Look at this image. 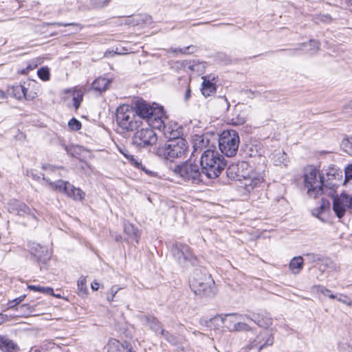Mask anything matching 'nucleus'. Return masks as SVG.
I'll return each mask as SVG.
<instances>
[{
    "label": "nucleus",
    "mask_w": 352,
    "mask_h": 352,
    "mask_svg": "<svg viewBox=\"0 0 352 352\" xmlns=\"http://www.w3.org/2000/svg\"><path fill=\"white\" fill-rule=\"evenodd\" d=\"M226 173L231 179L243 182L245 190L249 192L263 182V176L253 172L249 164L243 161L230 164Z\"/></svg>",
    "instance_id": "obj_1"
},
{
    "label": "nucleus",
    "mask_w": 352,
    "mask_h": 352,
    "mask_svg": "<svg viewBox=\"0 0 352 352\" xmlns=\"http://www.w3.org/2000/svg\"><path fill=\"white\" fill-rule=\"evenodd\" d=\"M191 290L197 296L213 297L217 292L215 283L211 275L205 270L195 269L189 279Z\"/></svg>",
    "instance_id": "obj_2"
},
{
    "label": "nucleus",
    "mask_w": 352,
    "mask_h": 352,
    "mask_svg": "<svg viewBox=\"0 0 352 352\" xmlns=\"http://www.w3.org/2000/svg\"><path fill=\"white\" fill-rule=\"evenodd\" d=\"M200 165L206 178L215 179L224 170L226 164L218 151L208 148L202 153Z\"/></svg>",
    "instance_id": "obj_3"
},
{
    "label": "nucleus",
    "mask_w": 352,
    "mask_h": 352,
    "mask_svg": "<svg viewBox=\"0 0 352 352\" xmlns=\"http://www.w3.org/2000/svg\"><path fill=\"white\" fill-rule=\"evenodd\" d=\"M116 122L120 127L126 131H133L142 124L141 118L135 109L126 104L117 109Z\"/></svg>",
    "instance_id": "obj_4"
},
{
    "label": "nucleus",
    "mask_w": 352,
    "mask_h": 352,
    "mask_svg": "<svg viewBox=\"0 0 352 352\" xmlns=\"http://www.w3.org/2000/svg\"><path fill=\"white\" fill-rule=\"evenodd\" d=\"M173 171L184 182L195 184L204 182L205 175L198 164L187 161L176 166Z\"/></svg>",
    "instance_id": "obj_5"
},
{
    "label": "nucleus",
    "mask_w": 352,
    "mask_h": 352,
    "mask_svg": "<svg viewBox=\"0 0 352 352\" xmlns=\"http://www.w3.org/2000/svg\"><path fill=\"white\" fill-rule=\"evenodd\" d=\"M323 175L313 166L306 169L304 175V186L309 197L317 198L323 193Z\"/></svg>",
    "instance_id": "obj_6"
},
{
    "label": "nucleus",
    "mask_w": 352,
    "mask_h": 352,
    "mask_svg": "<svg viewBox=\"0 0 352 352\" xmlns=\"http://www.w3.org/2000/svg\"><path fill=\"white\" fill-rule=\"evenodd\" d=\"M186 151L187 146L185 140H167L164 144L155 148V154L161 158L172 160L181 157Z\"/></svg>",
    "instance_id": "obj_7"
},
{
    "label": "nucleus",
    "mask_w": 352,
    "mask_h": 352,
    "mask_svg": "<svg viewBox=\"0 0 352 352\" xmlns=\"http://www.w3.org/2000/svg\"><path fill=\"white\" fill-rule=\"evenodd\" d=\"M240 139L234 130L223 131L219 139V147L223 154L227 157L234 156L239 148Z\"/></svg>",
    "instance_id": "obj_8"
},
{
    "label": "nucleus",
    "mask_w": 352,
    "mask_h": 352,
    "mask_svg": "<svg viewBox=\"0 0 352 352\" xmlns=\"http://www.w3.org/2000/svg\"><path fill=\"white\" fill-rule=\"evenodd\" d=\"M42 179L45 181L49 188L65 192L69 197L76 201H82L85 196V193L79 188H76L68 182L58 180L52 182L50 179L46 178L43 175Z\"/></svg>",
    "instance_id": "obj_9"
},
{
    "label": "nucleus",
    "mask_w": 352,
    "mask_h": 352,
    "mask_svg": "<svg viewBox=\"0 0 352 352\" xmlns=\"http://www.w3.org/2000/svg\"><path fill=\"white\" fill-rule=\"evenodd\" d=\"M172 252L178 263L184 267L196 264L197 258L192 252L190 248L185 244L175 243L172 248Z\"/></svg>",
    "instance_id": "obj_10"
},
{
    "label": "nucleus",
    "mask_w": 352,
    "mask_h": 352,
    "mask_svg": "<svg viewBox=\"0 0 352 352\" xmlns=\"http://www.w3.org/2000/svg\"><path fill=\"white\" fill-rule=\"evenodd\" d=\"M157 136L151 126L138 130L133 138V144L139 147L152 146L157 142Z\"/></svg>",
    "instance_id": "obj_11"
},
{
    "label": "nucleus",
    "mask_w": 352,
    "mask_h": 352,
    "mask_svg": "<svg viewBox=\"0 0 352 352\" xmlns=\"http://www.w3.org/2000/svg\"><path fill=\"white\" fill-rule=\"evenodd\" d=\"M333 210L341 219L346 212L352 210V195L341 194L333 197Z\"/></svg>",
    "instance_id": "obj_12"
},
{
    "label": "nucleus",
    "mask_w": 352,
    "mask_h": 352,
    "mask_svg": "<svg viewBox=\"0 0 352 352\" xmlns=\"http://www.w3.org/2000/svg\"><path fill=\"white\" fill-rule=\"evenodd\" d=\"M8 210L10 213L16 214L19 216H32L33 218L35 215L32 212V210L24 203L17 200L11 199L8 203Z\"/></svg>",
    "instance_id": "obj_13"
},
{
    "label": "nucleus",
    "mask_w": 352,
    "mask_h": 352,
    "mask_svg": "<svg viewBox=\"0 0 352 352\" xmlns=\"http://www.w3.org/2000/svg\"><path fill=\"white\" fill-rule=\"evenodd\" d=\"M274 343V336L270 331H264L261 332L254 340L251 343L250 349H258L260 351L263 348L267 346H272Z\"/></svg>",
    "instance_id": "obj_14"
},
{
    "label": "nucleus",
    "mask_w": 352,
    "mask_h": 352,
    "mask_svg": "<svg viewBox=\"0 0 352 352\" xmlns=\"http://www.w3.org/2000/svg\"><path fill=\"white\" fill-rule=\"evenodd\" d=\"M158 108L152 107L144 100H138L135 104V110L137 114L142 119H146L147 121L155 116Z\"/></svg>",
    "instance_id": "obj_15"
},
{
    "label": "nucleus",
    "mask_w": 352,
    "mask_h": 352,
    "mask_svg": "<svg viewBox=\"0 0 352 352\" xmlns=\"http://www.w3.org/2000/svg\"><path fill=\"white\" fill-rule=\"evenodd\" d=\"M107 352H136L131 344L126 341L120 342L117 340L111 341L108 344Z\"/></svg>",
    "instance_id": "obj_16"
},
{
    "label": "nucleus",
    "mask_w": 352,
    "mask_h": 352,
    "mask_svg": "<svg viewBox=\"0 0 352 352\" xmlns=\"http://www.w3.org/2000/svg\"><path fill=\"white\" fill-rule=\"evenodd\" d=\"M252 322L263 328H267L272 324V318L267 312L252 313Z\"/></svg>",
    "instance_id": "obj_17"
},
{
    "label": "nucleus",
    "mask_w": 352,
    "mask_h": 352,
    "mask_svg": "<svg viewBox=\"0 0 352 352\" xmlns=\"http://www.w3.org/2000/svg\"><path fill=\"white\" fill-rule=\"evenodd\" d=\"M164 111L162 107L157 109V111L152 118H150L147 122L148 126L156 128L160 131H162L166 126L163 120Z\"/></svg>",
    "instance_id": "obj_18"
},
{
    "label": "nucleus",
    "mask_w": 352,
    "mask_h": 352,
    "mask_svg": "<svg viewBox=\"0 0 352 352\" xmlns=\"http://www.w3.org/2000/svg\"><path fill=\"white\" fill-rule=\"evenodd\" d=\"M202 87H201V93L202 94L207 97L210 96L212 94H214L217 90V86L215 82H213L212 80H214V78L210 79V76H205L202 77Z\"/></svg>",
    "instance_id": "obj_19"
},
{
    "label": "nucleus",
    "mask_w": 352,
    "mask_h": 352,
    "mask_svg": "<svg viewBox=\"0 0 352 352\" xmlns=\"http://www.w3.org/2000/svg\"><path fill=\"white\" fill-rule=\"evenodd\" d=\"M221 320L224 326L230 331L232 332L234 326L236 323L237 320L242 319L243 316H241L240 314L232 313L221 315Z\"/></svg>",
    "instance_id": "obj_20"
},
{
    "label": "nucleus",
    "mask_w": 352,
    "mask_h": 352,
    "mask_svg": "<svg viewBox=\"0 0 352 352\" xmlns=\"http://www.w3.org/2000/svg\"><path fill=\"white\" fill-rule=\"evenodd\" d=\"M124 232L128 236L129 239L139 243L141 236L140 231L131 223L126 222L124 224Z\"/></svg>",
    "instance_id": "obj_21"
},
{
    "label": "nucleus",
    "mask_w": 352,
    "mask_h": 352,
    "mask_svg": "<svg viewBox=\"0 0 352 352\" xmlns=\"http://www.w3.org/2000/svg\"><path fill=\"white\" fill-rule=\"evenodd\" d=\"M0 349L4 352H16L19 349L17 344L5 336H0Z\"/></svg>",
    "instance_id": "obj_22"
},
{
    "label": "nucleus",
    "mask_w": 352,
    "mask_h": 352,
    "mask_svg": "<svg viewBox=\"0 0 352 352\" xmlns=\"http://www.w3.org/2000/svg\"><path fill=\"white\" fill-rule=\"evenodd\" d=\"M14 96L17 99L25 98L28 100H32L35 98L36 93L28 94V89L21 85L13 87Z\"/></svg>",
    "instance_id": "obj_23"
},
{
    "label": "nucleus",
    "mask_w": 352,
    "mask_h": 352,
    "mask_svg": "<svg viewBox=\"0 0 352 352\" xmlns=\"http://www.w3.org/2000/svg\"><path fill=\"white\" fill-rule=\"evenodd\" d=\"M142 320L144 324L148 325L156 334L160 335L161 331H164L160 322L155 317L144 316Z\"/></svg>",
    "instance_id": "obj_24"
},
{
    "label": "nucleus",
    "mask_w": 352,
    "mask_h": 352,
    "mask_svg": "<svg viewBox=\"0 0 352 352\" xmlns=\"http://www.w3.org/2000/svg\"><path fill=\"white\" fill-rule=\"evenodd\" d=\"M110 81L104 78H98L92 83V88L98 91L102 92L105 91Z\"/></svg>",
    "instance_id": "obj_25"
},
{
    "label": "nucleus",
    "mask_w": 352,
    "mask_h": 352,
    "mask_svg": "<svg viewBox=\"0 0 352 352\" xmlns=\"http://www.w3.org/2000/svg\"><path fill=\"white\" fill-rule=\"evenodd\" d=\"M303 267V258L302 256L293 258L289 263V268L294 274H298Z\"/></svg>",
    "instance_id": "obj_26"
},
{
    "label": "nucleus",
    "mask_w": 352,
    "mask_h": 352,
    "mask_svg": "<svg viewBox=\"0 0 352 352\" xmlns=\"http://www.w3.org/2000/svg\"><path fill=\"white\" fill-rule=\"evenodd\" d=\"M247 119V113L245 111H241L238 112L236 110L235 114L233 115L232 118L230 120V123L233 125H241L243 124Z\"/></svg>",
    "instance_id": "obj_27"
},
{
    "label": "nucleus",
    "mask_w": 352,
    "mask_h": 352,
    "mask_svg": "<svg viewBox=\"0 0 352 352\" xmlns=\"http://www.w3.org/2000/svg\"><path fill=\"white\" fill-rule=\"evenodd\" d=\"M251 330L252 328L248 323H246L242 319H239L235 325L234 326L232 332L249 331Z\"/></svg>",
    "instance_id": "obj_28"
},
{
    "label": "nucleus",
    "mask_w": 352,
    "mask_h": 352,
    "mask_svg": "<svg viewBox=\"0 0 352 352\" xmlns=\"http://www.w3.org/2000/svg\"><path fill=\"white\" fill-rule=\"evenodd\" d=\"M209 140L205 138L204 136H199L195 140L194 148L195 151H202L203 148L206 147V144H208Z\"/></svg>",
    "instance_id": "obj_29"
},
{
    "label": "nucleus",
    "mask_w": 352,
    "mask_h": 352,
    "mask_svg": "<svg viewBox=\"0 0 352 352\" xmlns=\"http://www.w3.org/2000/svg\"><path fill=\"white\" fill-rule=\"evenodd\" d=\"M28 288L32 291L34 292H38L40 293L49 294V295H54V289L52 287H42L40 285H28Z\"/></svg>",
    "instance_id": "obj_30"
},
{
    "label": "nucleus",
    "mask_w": 352,
    "mask_h": 352,
    "mask_svg": "<svg viewBox=\"0 0 352 352\" xmlns=\"http://www.w3.org/2000/svg\"><path fill=\"white\" fill-rule=\"evenodd\" d=\"M274 163L276 165H283L284 166H287L288 160L287 155L285 152H280L276 155Z\"/></svg>",
    "instance_id": "obj_31"
},
{
    "label": "nucleus",
    "mask_w": 352,
    "mask_h": 352,
    "mask_svg": "<svg viewBox=\"0 0 352 352\" xmlns=\"http://www.w3.org/2000/svg\"><path fill=\"white\" fill-rule=\"evenodd\" d=\"M250 157L261 156L263 153V148L258 144L252 145L250 148Z\"/></svg>",
    "instance_id": "obj_32"
},
{
    "label": "nucleus",
    "mask_w": 352,
    "mask_h": 352,
    "mask_svg": "<svg viewBox=\"0 0 352 352\" xmlns=\"http://www.w3.org/2000/svg\"><path fill=\"white\" fill-rule=\"evenodd\" d=\"M182 65L184 67L188 68L191 71H194V72L199 71L200 64L198 62H197L195 60H189V61L186 60L183 63Z\"/></svg>",
    "instance_id": "obj_33"
},
{
    "label": "nucleus",
    "mask_w": 352,
    "mask_h": 352,
    "mask_svg": "<svg viewBox=\"0 0 352 352\" xmlns=\"http://www.w3.org/2000/svg\"><path fill=\"white\" fill-rule=\"evenodd\" d=\"M39 249H40L41 253H43L44 252H46V253H47V254L45 255V256L43 258L42 257V254L40 253V252L38 250H37V249H35V250L34 252L32 251V253L34 254V255L36 257H37V258L40 261H44L46 259H48L50 258V255L47 252V249L45 248H43L41 246H39Z\"/></svg>",
    "instance_id": "obj_34"
},
{
    "label": "nucleus",
    "mask_w": 352,
    "mask_h": 352,
    "mask_svg": "<svg viewBox=\"0 0 352 352\" xmlns=\"http://www.w3.org/2000/svg\"><path fill=\"white\" fill-rule=\"evenodd\" d=\"M314 288L317 292L328 296L331 299H335L336 298L335 295L330 294L331 291L322 285H316Z\"/></svg>",
    "instance_id": "obj_35"
},
{
    "label": "nucleus",
    "mask_w": 352,
    "mask_h": 352,
    "mask_svg": "<svg viewBox=\"0 0 352 352\" xmlns=\"http://www.w3.org/2000/svg\"><path fill=\"white\" fill-rule=\"evenodd\" d=\"M38 77L43 80H48L50 79V72L47 67H41L37 71Z\"/></svg>",
    "instance_id": "obj_36"
},
{
    "label": "nucleus",
    "mask_w": 352,
    "mask_h": 352,
    "mask_svg": "<svg viewBox=\"0 0 352 352\" xmlns=\"http://www.w3.org/2000/svg\"><path fill=\"white\" fill-rule=\"evenodd\" d=\"M196 50V47L194 45H189L184 48H178V49H174L172 51L173 52H179L181 54H192Z\"/></svg>",
    "instance_id": "obj_37"
},
{
    "label": "nucleus",
    "mask_w": 352,
    "mask_h": 352,
    "mask_svg": "<svg viewBox=\"0 0 352 352\" xmlns=\"http://www.w3.org/2000/svg\"><path fill=\"white\" fill-rule=\"evenodd\" d=\"M69 127L74 131H78L81 128V122L73 118L68 122Z\"/></svg>",
    "instance_id": "obj_38"
},
{
    "label": "nucleus",
    "mask_w": 352,
    "mask_h": 352,
    "mask_svg": "<svg viewBox=\"0 0 352 352\" xmlns=\"http://www.w3.org/2000/svg\"><path fill=\"white\" fill-rule=\"evenodd\" d=\"M218 103L221 106L224 111H228L230 104L226 96H219L218 98Z\"/></svg>",
    "instance_id": "obj_39"
},
{
    "label": "nucleus",
    "mask_w": 352,
    "mask_h": 352,
    "mask_svg": "<svg viewBox=\"0 0 352 352\" xmlns=\"http://www.w3.org/2000/svg\"><path fill=\"white\" fill-rule=\"evenodd\" d=\"M160 335L162 336L170 343L173 344H176V338L174 336L171 335L168 331L164 329V331H161Z\"/></svg>",
    "instance_id": "obj_40"
},
{
    "label": "nucleus",
    "mask_w": 352,
    "mask_h": 352,
    "mask_svg": "<svg viewBox=\"0 0 352 352\" xmlns=\"http://www.w3.org/2000/svg\"><path fill=\"white\" fill-rule=\"evenodd\" d=\"M316 22L319 23H329L332 21V18L329 14H320L317 16L315 18Z\"/></svg>",
    "instance_id": "obj_41"
},
{
    "label": "nucleus",
    "mask_w": 352,
    "mask_h": 352,
    "mask_svg": "<svg viewBox=\"0 0 352 352\" xmlns=\"http://www.w3.org/2000/svg\"><path fill=\"white\" fill-rule=\"evenodd\" d=\"M42 168L45 170H49L52 172H54V175H56V172L59 171L60 170H63V167H56V166H52L50 164H44L42 166ZM62 175L58 172L57 173V177H61Z\"/></svg>",
    "instance_id": "obj_42"
},
{
    "label": "nucleus",
    "mask_w": 352,
    "mask_h": 352,
    "mask_svg": "<svg viewBox=\"0 0 352 352\" xmlns=\"http://www.w3.org/2000/svg\"><path fill=\"white\" fill-rule=\"evenodd\" d=\"M342 146L347 153L352 154V138L344 140Z\"/></svg>",
    "instance_id": "obj_43"
},
{
    "label": "nucleus",
    "mask_w": 352,
    "mask_h": 352,
    "mask_svg": "<svg viewBox=\"0 0 352 352\" xmlns=\"http://www.w3.org/2000/svg\"><path fill=\"white\" fill-rule=\"evenodd\" d=\"M78 289L80 292L85 293L87 290L86 286V278L84 276H81L77 283Z\"/></svg>",
    "instance_id": "obj_44"
},
{
    "label": "nucleus",
    "mask_w": 352,
    "mask_h": 352,
    "mask_svg": "<svg viewBox=\"0 0 352 352\" xmlns=\"http://www.w3.org/2000/svg\"><path fill=\"white\" fill-rule=\"evenodd\" d=\"M120 289V288L117 287L116 285H113L111 287L109 293L107 296V300L109 302L113 301L114 297Z\"/></svg>",
    "instance_id": "obj_45"
},
{
    "label": "nucleus",
    "mask_w": 352,
    "mask_h": 352,
    "mask_svg": "<svg viewBox=\"0 0 352 352\" xmlns=\"http://www.w3.org/2000/svg\"><path fill=\"white\" fill-rule=\"evenodd\" d=\"M24 298H25V296H19V297L14 299L13 300L10 301L8 303V308L9 309L14 308L17 305H19L21 302H22Z\"/></svg>",
    "instance_id": "obj_46"
},
{
    "label": "nucleus",
    "mask_w": 352,
    "mask_h": 352,
    "mask_svg": "<svg viewBox=\"0 0 352 352\" xmlns=\"http://www.w3.org/2000/svg\"><path fill=\"white\" fill-rule=\"evenodd\" d=\"M180 131L177 129H172L171 134L168 135V140H184L180 137Z\"/></svg>",
    "instance_id": "obj_47"
},
{
    "label": "nucleus",
    "mask_w": 352,
    "mask_h": 352,
    "mask_svg": "<svg viewBox=\"0 0 352 352\" xmlns=\"http://www.w3.org/2000/svg\"><path fill=\"white\" fill-rule=\"evenodd\" d=\"M322 188L323 190L324 188H329L331 191L335 192L337 188V185L335 184H333L331 182H327V183L324 182V177L323 176V184H322Z\"/></svg>",
    "instance_id": "obj_48"
},
{
    "label": "nucleus",
    "mask_w": 352,
    "mask_h": 352,
    "mask_svg": "<svg viewBox=\"0 0 352 352\" xmlns=\"http://www.w3.org/2000/svg\"><path fill=\"white\" fill-rule=\"evenodd\" d=\"M305 258L310 262L314 263L320 260V256L314 253L305 254Z\"/></svg>",
    "instance_id": "obj_49"
},
{
    "label": "nucleus",
    "mask_w": 352,
    "mask_h": 352,
    "mask_svg": "<svg viewBox=\"0 0 352 352\" xmlns=\"http://www.w3.org/2000/svg\"><path fill=\"white\" fill-rule=\"evenodd\" d=\"M219 344H221V346L225 349H228L230 348V342H229V340L225 337L222 336L219 339Z\"/></svg>",
    "instance_id": "obj_50"
},
{
    "label": "nucleus",
    "mask_w": 352,
    "mask_h": 352,
    "mask_svg": "<svg viewBox=\"0 0 352 352\" xmlns=\"http://www.w3.org/2000/svg\"><path fill=\"white\" fill-rule=\"evenodd\" d=\"M129 161L131 163L132 165L138 168H140L142 166V162L139 161L133 155L129 156Z\"/></svg>",
    "instance_id": "obj_51"
},
{
    "label": "nucleus",
    "mask_w": 352,
    "mask_h": 352,
    "mask_svg": "<svg viewBox=\"0 0 352 352\" xmlns=\"http://www.w3.org/2000/svg\"><path fill=\"white\" fill-rule=\"evenodd\" d=\"M345 181L352 179V164H349L344 168Z\"/></svg>",
    "instance_id": "obj_52"
},
{
    "label": "nucleus",
    "mask_w": 352,
    "mask_h": 352,
    "mask_svg": "<svg viewBox=\"0 0 352 352\" xmlns=\"http://www.w3.org/2000/svg\"><path fill=\"white\" fill-rule=\"evenodd\" d=\"M309 45L311 47L310 50L311 53L315 52L317 50L319 49L320 43L318 41L316 40H310Z\"/></svg>",
    "instance_id": "obj_53"
},
{
    "label": "nucleus",
    "mask_w": 352,
    "mask_h": 352,
    "mask_svg": "<svg viewBox=\"0 0 352 352\" xmlns=\"http://www.w3.org/2000/svg\"><path fill=\"white\" fill-rule=\"evenodd\" d=\"M344 111L346 114L352 116V99L344 107Z\"/></svg>",
    "instance_id": "obj_54"
},
{
    "label": "nucleus",
    "mask_w": 352,
    "mask_h": 352,
    "mask_svg": "<svg viewBox=\"0 0 352 352\" xmlns=\"http://www.w3.org/2000/svg\"><path fill=\"white\" fill-rule=\"evenodd\" d=\"M74 104L76 109H78L80 106V102L82 100V96L78 94L76 96L73 98Z\"/></svg>",
    "instance_id": "obj_55"
},
{
    "label": "nucleus",
    "mask_w": 352,
    "mask_h": 352,
    "mask_svg": "<svg viewBox=\"0 0 352 352\" xmlns=\"http://www.w3.org/2000/svg\"><path fill=\"white\" fill-rule=\"evenodd\" d=\"M338 300L340 302L347 305H351V301L350 300V299L346 296L344 295H340V296L338 298Z\"/></svg>",
    "instance_id": "obj_56"
},
{
    "label": "nucleus",
    "mask_w": 352,
    "mask_h": 352,
    "mask_svg": "<svg viewBox=\"0 0 352 352\" xmlns=\"http://www.w3.org/2000/svg\"><path fill=\"white\" fill-rule=\"evenodd\" d=\"M139 169L142 170L146 174H147L149 176H154L155 175V173L154 171H152L147 168L145 165L142 164V167H140Z\"/></svg>",
    "instance_id": "obj_57"
},
{
    "label": "nucleus",
    "mask_w": 352,
    "mask_h": 352,
    "mask_svg": "<svg viewBox=\"0 0 352 352\" xmlns=\"http://www.w3.org/2000/svg\"><path fill=\"white\" fill-rule=\"evenodd\" d=\"M172 128L170 126H166L164 129L162 130L163 133L164 134V136L168 138V135L171 134L172 132Z\"/></svg>",
    "instance_id": "obj_58"
},
{
    "label": "nucleus",
    "mask_w": 352,
    "mask_h": 352,
    "mask_svg": "<svg viewBox=\"0 0 352 352\" xmlns=\"http://www.w3.org/2000/svg\"><path fill=\"white\" fill-rule=\"evenodd\" d=\"M20 309H26L28 310V312L29 314H31V313H33L34 312V308H32L30 305H26V304H24V305H22L19 307Z\"/></svg>",
    "instance_id": "obj_59"
},
{
    "label": "nucleus",
    "mask_w": 352,
    "mask_h": 352,
    "mask_svg": "<svg viewBox=\"0 0 352 352\" xmlns=\"http://www.w3.org/2000/svg\"><path fill=\"white\" fill-rule=\"evenodd\" d=\"M190 96H191L190 88L189 86H188V87H187V89L186 90L185 95H184L185 100L187 101L190 98Z\"/></svg>",
    "instance_id": "obj_60"
},
{
    "label": "nucleus",
    "mask_w": 352,
    "mask_h": 352,
    "mask_svg": "<svg viewBox=\"0 0 352 352\" xmlns=\"http://www.w3.org/2000/svg\"><path fill=\"white\" fill-rule=\"evenodd\" d=\"M241 316H243L242 320L244 321L245 320H249L252 321V314H241Z\"/></svg>",
    "instance_id": "obj_61"
},
{
    "label": "nucleus",
    "mask_w": 352,
    "mask_h": 352,
    "mask_svg": "<svg viewBox=\"0 0 352 352\" xmlns=\"http://www.w3.org/2000/svg\"><path fill=\"white\" fill-rule=\"evenodd\" d=\"M120 151L121 153H122L125 157L129 160V156H132L133 155H131L129 153L128 151L125 148L124 149H120Z\"/></svg>",
    "instance_id": "obj_62"
},
{
    "label": "nucleus",
    "mask_w": 352,
    "mask_h": 352,
    "mask_svg": "<svg viewBox=\"0 0 352 352\" xmlns=\"http://www.w3.org/2000/svg\"><path fill=\"white\" fill-rule=\"evenodd\" d=\"M8 319L7 315L0 313V325L5 322Z\"/></svg>",
    "instance_id": "obj_63"
},
{
    "label": "nucleus",
    "mask_w": 352,
    "mask_h": 352,
    "mask_svg": "<svg viewBox=\"0 0 352 352\" xmlns=\"http://www.w3.org/2000/svg\"><path fill=\"white\" fill-rule=\"evenodd\" d=\"M99 288V283H97V282H94L91 283V289L94 290V291H96L98 290Z\"/></svg>",
    "instance_id": "obj_64"
}]
</instances>
